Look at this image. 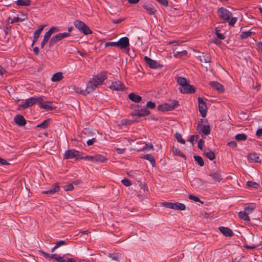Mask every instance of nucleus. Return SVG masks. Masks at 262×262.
I'll use <instances>...</instances> for the list:
<instances>
[{
	"label": "nucleus",
	"instance_id": "f257e3e1",
	"mask_svg": "<svg viewBox=\"0 0 262 262\" xmlns=\"http://www.w3.org/2000/svg\"><path fill=\"white\" fill-rule=\"evenodd\" d=\"M108 77L107 73L102 72L94 75L88 81L86 84V92L91 93L94 92L99 85L103 84Z\"/></svg>",
	"mask_w": 262,
	"mask_h": 262
},
{
	"label": "nucleus",
	"instance_id": "f03ea898",
	"mask_svg": "<svg viewBox=\"0 0 262 262\" xmlns=\"http://www.w3.org/2000/svg\"><path fill=\"white\" fill-rule=\"evenodd\" d=\"M217 12L220 18L228 21L230 26H233L237 20V18L232 17V13L225 8H219Z\"/></svg>",
	"mask_w": 262,
	"mask_h": 262
},
{
	"label": "nucleus",
	"instance_id": "7ed1b4c3",
	"mask_svg": "<svg viewBox=\"0 0 262 262\" xmlns=\"http://www.w3.org/2000/svg\"><path fill=\"white\" fill-rule=\"evenodd\" d=\"M41 100V97H32L28 99H26L18 105V110H21V109H26L29 107L33 106L34 104L38 103V101Z\"/></svg>",
	"mask_w": 262,
	"mask_h": 262
},
{
	"label": "nucleus",
	"instance_id": "20e7f679",
	"mask_svg": "<svg viewBox=\"0 0 262 262\" xmlns=\"http://www.w3.org/2000/svg\"><path fill=\"white\" fill-rule=\"evenodd\" d=\"M178 105V102L173 100L167 103L159 105L158 109L162 112L169 111L174 110Z\"/></svg>",
	"mask_w": 262,
	"mask_h": 262
},
{
	"label": "nucleus",
	"instance_id": "39448f33",
	"mask_svg": "<svg viewBox=\"0 0 262 262\" xmlns=\"http://www.w3.org/2000/svg\"><path fill=\"white\" fill-rule=\"evenodd\" d=\"M74 25L77 29L82 32L85 35L90 34L92 33L90 28L81 21L76 20L74 22Z\"/></svg>",
	"mask_w": 262,
	"mask_h": 262
},
{
	"label": "nucleus",
	"instance_id": "423d86ee",
	"mask_svg": "<svg viewBox=\"0 0 262 262\" xmlns=\"http://www.w3.org/2000/svg\"><path fill=\"white\" fill-rule=\"evenodd\" d=\"M68 36H69V32L60 33L55 36H53L49 41V47H51L59 41Z\"/></svg>",
	"mask_w": 262,
	"mask_h": 262
},
{
	"label": "nucleus",
	"instance_id": "0eeeda50",
	"mask_svg": "<svg viewBox=\"0 0 262 262\" xmlns=\"http://www.w3.org/2000/svg\"><path fill=\"white\" fill-rule=\"evenodd\" d=\"M74 158H75L77 159L82 158V157H81L79 155V151L77 150L74 149H69L65 151L63 155V159H69Z\"/></svg>",
	"mask_w": 262,
	"mask_h": 262
},
{
	"label": "nucleus",
	"instance_id": "6e6552de",
	"mask_svg": "<svg viewBox=\"0 0 262 262\" xmlns=\"http://www.w3.org/2000/svg\"><path fill=\"white\" fill-rule=\"evenodd\" d=\"M199 111L203 117H205L207 114V107L202 98H198Z\"/></svg>",
	"mask_w": 262,
	"mask_h": 262
},
{
	"label": "nucleus",
	"instance_id": "1a4fd4ad",
	"mask_svg": "<svg viewBox=\"0 0 262 262\" xmlns=\"http://www.w3.org/2000/svg\"><path fill=\"white\" fill-rule=\"evenodd\" d=\"M179 90L183 94H192L195 92L194 87L190 85L189 82L182 86H180Z\"/></svg>",
	"mask_w": 262,
	"mask_h": 262
},
{
	"label": "nucleus",
	"instance_id": "9d476101",
	"mask_svg": "<svg viewBox=\"0 0 262 262\" xmlns=\"http://www.w3.org/2000/svg\"><path fill=\"white\" fill-rule=\"evenodd\" d=\"M197 130L199 133H203L204 135H207L210 134V128L209 125H204L199 122L197 125Z\"/></svg>",
	"mask_w": 262,
	"mask_h": 262
},
{
	"label": "nucleus",
	"instance_id": "9b49d317",
	"mask_svg": "<svg viewBox=\"0 0 262 262\" xmlns=\"http://www.w3.org/2000/svg\"><path fill=\"white\" fill-rule=\"evenodd\" d=\"M117 44L121 49H126L129 46V39L127 37H123L117 41Z\"/></svg>",
	"mask_w": 262,
	"mask_h": 262
},
{
	"label": "nucleus",
	"instance_id": "f8f14e48",
	"mask_svg": "<svg viewBox=\"0 0 262 262\" xmlns=\"http://www.w3.org/2000/svg\"><path fill=\"white\" fill-rule=\"evenodd\" d=\"M11 20V23L23 22L28 19L27 14L20 12L17 16L13 17L12 18H10Z\"/></svg>",
	"mask_w": 262,
	"mask_h": 262
},
{
	"label": "nucleus",
	"instance_id": "ddd939ff",
	"mask_svg": "<svg viewBox=\"0 0 262 262\" xmlns=\"http://www.w3.org/2000/svg\"><path fill=\"white\" fill-rule=\"evenodd\" d=\"M109 88L114 91H123L124 89V85L120 81H113Z\"/></svg>",
	"mask_w": 262,
	"mask_h": 262
},
{
	"label": "nucleus",
	"instance_id": "4468645a",
	"mask_svg": "<svg viewBox=\"0 0 262 262\" xmlns=\"http://www.w3.org/2000/svg\"><path fill=\"white\" fill-rule=\"evenodd\" d=\"M248 160L250 163L260 162L259 155L255 152L249 154L247 156Z\"/></svg>",
	"mask_w": 262,
	"mask_h": 262
},
{
	"label": "nucleus",
	"instance_id": "2eb2a0df",
	"mask_svg": "<svg viewBox=\"0 0 262 262\" xmlns=\"http://www.w3.org/2000/svg\"><path fill=\"white\" fill-rule=\"evenodd\" d=\"M144 60L150 68L157 69L160 67V64L159 63L147 56L144 57Z\"/></svg>",
	"mask_w": 262,
	"mask_h": 262
},
{
	"label": "nucleus",
	"instance_id": "dca6fc26",
	"mask_svg": "<svg viewBox=\"0 0 262 262\" xmlns=\"http://www.w3.org/2000/svg\"><path fill=\"white\" fill-rule=\"evenodd\" d=\"M197 58L201 62L210 63L211 62V58L208 54L202 53L200 55L197 56Z\"/></svg>",
	"mask_w": 262,
	"mask_h": 262
},
{
	"label": "nucleus",
	"instance_id": "f3484780",
	"mask_svg": "<svg viewBox=\"0 0 262 262\" xmlns=\"http://www.w3.org/2000/svg\"><path fill=\"white\" fill-rule=\"evenodd\" d=\"M209 84L220 93H222L225 91L223 85L217 81H211Z\"/></svg>",
	"mask_w": 262,
	"mask_h": 262
},
{
	"label": "nucleus",
	"instance_id": "a211bd4d",
	"mask_svg": "<svg viewBox=\"0 0 262 262\" xmlns=\"http://www.w3.org/2000/svg\"><path fill=\"white\" fill-rule=\"evenodd\" d=\"M14 121L16 124L20 126H24L26 124L25 118L20 115H16L14 118Z\"/></svg>",
	"mask_w": 262,
	"mask_h": 262
},
{
	"label": "nucleus",
	"instance_id": "6ab92c4d",
	"mask_svg": "<svg viewBox=\"0 0 262 262\" xmlns=\"http://www.w3.org/2000/svg\"><path fill=\"white\" fill-rule=\"evenodd\" d=\"M38 103H39V106L42 108L47 109V110L54 109V107L52 106V102H44L43 101V99L42 98H41V100L40 101H38Z\"/></svg>",
	"mask_w": 262,
	"mask_h": 262
},
{
	"label": "nucleus",
	"instance_id": "aec40b11",
	"mask_svg": "<svg viewBox=\"0 0 262 262\" xmlns=\"http://www.w3.org/2000/svg\"><path fill=\"white\" fill-rule=\"evenodd\" d=\"M219 229L221 232L226 236L230 237L233 234L232 231L229 228L221 227Z\"/></svg>",
	"mask_w": 262,
	"mask_h": 262
},
{
	"label": "nucleus",
	"instance_id": "412c9836",
	"mask_svg": "<svg viewBox=\"0 0 262 262\" xmlns=\"http://www.w3.org/2000/svg\"><path fill=\"white\" fill-rule=\"evenodd\" d=\"M143 7L146 10L147 13L150 15L155 14L157 11L156 7L151 4L144 5Z\"/></svg>",
	"mask_w": 262,
	"mask_h": 262
},
{
	"label": "nucleus",
	"instance_id": "4be33fe9",
	"mask_svg": "<svg viewBox=\"0 0 262 262\" xmlns=\"http://www.w3.org/2000/svg\"><path fill=\"white\" fill-rule=\"evenodd\" d=\"M150 112L146 108H143L140 110H136L135 115L138 117H144L148 115Z\"/></svg>",
	"mask_w": 262,
	"mask_h": 262
},
{
	"label": "nucleus",
	"instance_id": "5701e85b",
	"mask_svg": "<svg viewBox=\"0 0 262 262\" xmlns=\"http://www.w3.org/2000/svg\"><path fill=\"white\" fill-rule=\"evenodd\" d=\"M212 177L215 182H220L222 180V178L220 172H212L209 175Z\"/></svg>",
	"mask_w": 262,
	"mask_h": 262
},
{
	"label": "nucleus",
	"instance_id": "b1692460",
	"mask_svg": "<svg viewBox=\"0 0 262 262\" xmlns=\"http://www.w3.org/2000/svg\"><path fill=\"white\" fill-rule=\"evenodd\" d=\"M128 97L132 101L136 103L140 102L142 100V97L141 96L134 93H130L128 95Z\"/></svg>",
	"mask_w": 262,
	"mask_h": 262
},
{
	"label": "nucleus",
	"instance_id": "393cba45",
	"mask_svg": "<svg viewBox=\"0 0 262 262\" xmlns=\"http://www.w3.org/2000/svg\"><path fill=\"white\" fill-rule=\"evenodd\" d=\"M238 217L241 219L248 222H250V221L249 215L244 211H241L238 212Z\"/></svg>",
	"mask_w": 262,
	"mask_h": 262
},
{
	"label": "nucleus",
	"instance_id": "a878e982",
	"mask_svg": "<svg viewBox=\"0 0 262 262\" xmlns=\"http://www.w3.org/2000/svg\"><path fill=\"white\" fill-rule=\"evenodd\" d=\"M59 190V186L57 184H55L53 188H51L48 190L43 192L45 194H52Z\"/></svg>",
	"mask_w": 262,
	"mask_h": 262
},
{
	"label": "nucleus",
	"instance_id": "bb28decb",
	"mask_svg": "<svg viewBox=\"0 0 262 262\" xmlns=\"http://www.w3.org/2000/svg\"><path fill=\"white\" fill-rule=\"evenodd\" d=\"M63 78L62 74L61 72L55 73L51 78V80L53 82L59 81Z\"/></svg>",
	"mask_w": 262,
	"mask_h": 262
},
{
	"label": "nucleus",
	"instance_id": "cd10ccee",
	"mask_svg": "<svg viewBox=\"0 0 262 262\" xmlns=\"http://www.w3.org/2000/svg\"><path fill=\"white\" fill-rule=\"evenodd\" d=\"M143 159H146L148 160L150 163L152 164V166H155L156 165V161L154 157L150 154H147L146 155H144V156L142 157Z\"/></svg>",
	"mask_w": 262,
	"mask_h": 262
},
{
	"label": "nucleus",
	"instance_id": "c85d7f7f",
	"mask_svg": "<svg viewBox=\"0 0 262 262\" xmlns=\"http://www.w3.org/2000/svg\"><path fill=\"white\" fill-rule=\"evenodd\" d=\"M58 262H76V260L73 258H68L67 257L61 256L59 255Z\"/></svg>",
	"mask_w": 262,
	"mask_h": 262
},
{
	"label": "nucleus",
	"instance_id": "c756f323",
	"mask_svg": "<svg viewBox=\"0 0 262 262\" xmlns=\"http://www.w3.org/2000/svg\"><path fill=\"white\" fill-rule=\"evenodd\" d=\"M177 82L180 85V86H182L189 82V81L185 77H179L177 78Z\"/></svg>",
	"mask_w": 262,
	"mask_h": 262
},
{
	"label": "nucleus",
	"instance_id": "7c9ffc66",
	"mask_svg": "<svg viewBox=\"0 0 262 262\" xmlns=\"http://www.w3.org/2000/svg\"><path fill=\"white\" fill-rule=\"evenodd\" d=\"M73 90L77 93L81 94L83 95H86L89 94V93H87L86 92V88L85 90H82L80 88L76 87L75 86H72Z\"/></svg>",
	"mask_w": 262,
	"mask_h": 262
},
{
	"label": "nucleus",
	"instance_id": "2f4dec72",
	"mask_svg": "<svg viewBox=\"0 0 262 262\" xmlns=\"http://www.w3.org/2000/svg\"><path fill=\"white\" fill-rule=\"evenodd\" d=\"M185 208V205L184 204L180 203H173V209L184 210Z\"/></svg>",
	"mask_w": 262,
	"mask_h": 262
},
{
	"label": "nucleus",
	"instance_id": "473e14b6",
	"mask_svg": "<svg viewBox=\"0 0 262 262\" xmlns=\"http://www.w3.org/2000/svg\"><path fill=\"white\" fill-rule=\"evenodd\" d=\"M30 0H17L16 4L18 6H27L30 5Z\"/></svg>",
	"mask_w": 262,
	"mask_h": 262
},
{
	"label": "nucleus",
	"instance_id": "72a5a7b5",
	"mask_svg": "<svg viewBox=\"0 0 262 262\" xmlns=\"http://www.w3.org/2000/svg\"><path fill=\"white\" fill-rule=\"evenodd\" d=\"M106 160L104 156L101 155H94V162H103Z\"/></svg>",
	"mask_w": 262,
	"mask_h": 262
},
{
	"label": "nucleus",
	"instance_id": "f704fd0d",
	"mask_svg": "<svg viewBox=\"0 0 262 262\" xmlns=\"http://www.w3.org/2000/svg\"><path fill=\"white\" fill-rule=\"evenodd\" d=\"M204 155L210 160H213L215 158V154L212 151H206Z\"/></svg>",
	"mask_w": 262,
	"mask_h": 262
},
{
	"label": "nucleus",
	"instance_id": "c9c22d12",
	"mask_svg": "<svg viewBox=\"0 0 262 262\" xmlns=\"http://www.w3.org/2000/svg\"><path fill=\"white\" fill-rule=\"evenodd\" d=\"M172 152L174 155L178 156L181 157L185 158V156L182 153V152L178 148L173 147L172 148Z\"/></svg>",
	"mask_w": 262,
	"mask_h": 262
},
{
	"label": "nucleus",
	"instance_id": "e433bc0d",
	"mask_svg": "<svg viewBox=\"0 0 262 262\" xmlns=\"http://www.w3.org/2000/svg\"><path fill=\"white\" fill-rule=\"evenodd\" d=\"M254 208L255 207L253 205H249L245 207L244 211L249 215L253 211Z\"/></svg>",
	"mask_w": 262,
	"mask_h": 262
},
{
	"label": "nucleus",
	"instance_id": "4c0bfd02",
	"mask_svg": "<svg viewBox=\"0 0 262 262\" xmlns=\"http://www.w3.org/2000/svg\"><path fill=\"white\" fill-rule=\"evenodd\" d=\"M45 27V25H41V26H39L38 28L35 31L33 35L39 38V35L41 34V33L42 32Z\"/></svg>",
	"mask_w": 262,
	"mask_h": 262
},
{
	"label": "nucleus",
	"instance_id": "58836bf2",
	"mask_svg": "<svg viewBox=\"0 0 262 262\" xmlns=\"http://www.w3.org/2000/svg\"><path fill=\"white\" fill-rule=\"evenodd\" d=\"M236 140L238 141H245L247 139V137L245 134H238L235 137Z\"/></svg>",
	"mask_w": 262,
	"mask_h": 262
},
{
	"label": "nucleus",
	"instance_id": "ea45409f",
	"mask_svg": "<svg viewBox=\"0 0 262 262\" xmlns=\"http://www.w3.org/2000/svg\"><path fill=\"white\" fill-rule=\"evenodd\" d=\"M193 158L195 161L199 165L201 166H203L204 165V161L201 157L199 156H194Z\"/></svg>",
	"mask_w": 262,
	"mask_h": 262
},
{
	"label": "nucleus",
	"instance_id": "a19ab883",
	"mask_svg": "<svg viewBox=\"0 0 262 262\" xmlns=\"http://www.w3.org/2000/svg\"><path fill=\"white\" fill-rule=\"evenodd\" d=\"M50 120L49 119H46L45 121H43L41 123L38 124L37 125V127H41L42 128H46L47 127L49 123Z\"/></svg>",
	"mask_w": 262,
	"mask_h": 262
},
{
	"label": "nucleus",
	"instance_id": "79ce46f5",
	"mask_svg": "<svg viewBox=\"0 0 262 262\" xmlns=\"http://www.w3.org/2000/svg\"><path fill=\"white\" fill-rule=\"evenodd\" d=\"M187 51L183 50L182 51H177L174 53V56L176 57H181L183 56L186 55Z\"/></svg>",
	"mask_w": 262,
	"mask_h": 262
},
{
	"label": "nucleus",
	"instance_id": "37998d69",
	"mask_svg": "<svg viewBox=\"0 0 262 262\" xmlns=\"http://www.w3.org/2000/svg\"><path fill=\"white\" fill-rule=\"evenodd\" d=\"M252 34V32L248 31H245V32H242L241 34V37L242 39H245L249 37Z\"/></svg>",
	"mask_w": 262,
	"mask_h": 262
},
{
	"label": "nucleus",
	"instance_id": "c03bdc74",
	"mask_svg": "<svg viewBox=\"0 0 262 262\" xmlns=\"http://www.w3.org/2000/svg\"><path fill=\"white\" fill-rule=\"evenodd\" d=\"M175 137L177 139V141L180 143L182 144L185 143V140L183 139L182 136L180 134L177 133L175 135Z\"/></svg>",
	"mask_w": 262,
	"mask_h": 262
},
{
	"label": "nucleus",
	"instance_id": "a18cd8bd",
	"mask_svg": "<svg viewBox=\"0 0 262 262\" xmlns=\"http://www.w3.org/2000/svg\"><path fill=\"white\" fill-rule=\"evenodd\" d=\"M214 32H215V35H216L217 37L219 39H222V40L224 39V35L221 33H220V31L217 28H216L215 29Z\"/></svg>",
	"mask_w": 262,
	"mask_h": 262
},
{
	"label": "nucleus",
	"instance_id": "49530a36",
	"mask_svg": "<svg viewBox=\"0 0 262 262\" xmlns=\"http://www.w3.org/2000/svg\"><path fill=\"white\" fill-rule=\"evenodd\" d=\"M247 184L249 187H253L254 188H257L259 186L258 183L252 181H248L247 182Z\"/></svg>",
	"mask_w": 262,
	"mask_h": 262
},
{
	"label": "nucleus",
	"instance_id": "de8ad7c7",
	"mask_svg": "<svg viewBox=\"0 0 262 262\" xmlns=\"http://www.w3.org/2000/svg\"><path fill=\"white\" fill-rule=\"evenodd\" d=\"M198 135H191L190 136L188 141L191 142L192 144H193L195 141L198 139Z\"/></svg>",
	"mask_w": 262,
	"mask_h": 262
},
{
	"label": "nucleus",
	"instance_id": "09e8293b",
	"mask_svg": "<svg viewBox=\"0 0 262 262\" xmlns=\"http://www.w3.org/2000/svg\"><path fill=\"white\" fill-rule=\"evenodd\" d=\"M189 198L190 200H191V201H193L195 202H201V200L199 198H198L197 196H196L194 195H192V194L189 195Z\"/></svg>",
	"mask_w": 262,
	"mask_h": 262
},
{
	"label": "nucleus",
	"instance_id": "8fccbe9b",
	"mask_svg": "<svg viewBox=\"0 0 262 262\" xmlns=\"http://www.w3.org/2000/svg\"><path fill=\"white\" fill-rule=\"evenodd\" d=\"M121 182L125 186H129L132 185L130 181L127 179H122Z\"/></svg>",
	"mask_w": 262,
	"mask_h": 262
},
{
	"label": "nucleus",
	"instance_id": "3c124183",
	"mask_svg": "<svg viewBox=\"0 0 262 262\" xmlns=\"http://www.w3.org/2000/svg\"><path fill=\"white\" fill-rule=\"evenodd\" d=\"M162 205L163 206H164L166 208H168L173 209V203H172L164 202L162 203Z\"/></svg>",
	"mask_w": 262,
	"mask_h": 262
},
{
	"label": "nucleus",
	"instance_id": "603ef678",
	"mask_svg": "<svg viewBox=\"0 0 262 262\" xmlns=\"http://www.w3.org/2000/svg\"><path fill=\"white\" fill-rule=\"evenodd\" d=\"M49 258V259H53L56 260L57 261H58V259L59 258V255L57 254H50Z\"/></svg>",
	"mask_w": 262,
	"mask_h": 262
},
{
	"label": "nucleus",
	"instance_id": "864d4df0",
	"mask_svg": "<svg viewBox=\"0 0 262 262\" xmlns=\"http://www.w3.org/2000/svg\"><path fill=\"white\" fill-rule=\"evenodd\" d=\"M146 106L150 109H154L156 107V104L154 102L149 101L147 103Z\"/></svg>",
	"mask_w": 262,
	"mask_h": 262
},
{
	"label": "nucleus",
	"instance_id": "5fc2aeb1",
	"mask_svg": "<svg viewBox=\"0 0 262 262\" xmlns=\"http://www.w3.org/2000/svg\"><path fill=\"white\" fill-rule=\"evenodd\" d=\"M260 245V244H257V245L253 244V245H250V246H249V245H245V247L246 249H253L256 248L257 247H258Z\"/></svg>",
	"mask_w": 262,
	"mask_h": 262
},
{
	"label": "nucleus",
	"instance_id": "6e6d98bb",
	"mask_svg": "<svg viewBox=\"0 0 262 262\" xmlns=\"http://www.w3.org/2000/svg\"><path fill=\"white\" fill-rule=\"evenodd\" d=\"M113 46H117V41L116 42H107L105 43V47H113Z\"/></svg>",
	"mask_w": 262,
	"mask_h": 262
},
{
	"label": "nucleus",
	"instance_id": "4d7b16f0",
	"mask_svg": "<svg viewBox=\"0 0 262 262\" xmlns=\"http://www.w3.org/2000/svg\"><path fill=\"white\" fill-rule=\"evenodd\" d=\"M152 148H153V145L151 144H146L142 148V150H150Z\"/></svg>",
	"mask_w": 262,
	"mask_h": 262
},
{
	"label": "nucleus",
	"instance_id": "13d9d810",
	"mask_svg": "<svg viewBox=\"0 0 262 262\" xmlns=\"http://www.w3.org/2000/svg\"><path fill=\"white\" fill-rule=\"evenodd\" d=\"M74 189V186L72 184H69L64 187V190L66 191H71Z\"/></svg>",
	"mask_w": 262,
	"mask_h": 262
},
{
	"label": "nucleus",
	"instance_id": "bf43d9fd",
	"mask_svg": "<svg viewBox=\"0 0 262 262\" xmlns=\"http://www.w3.org/2000/svg\"><path fill=\"white\" fill-rule=\"evenodd\" d=\"M59 31V29L57 27H53L51 28L48 31L51 34L55 32H57Z\"/></svg>",
	"mask_w": 262,
	"mask_h": 262
},
{
	"label": "nucleus",
	"instance_id": "052dcab7",
	"mask_svg": "<svg viewBox=\"0 0 262 262\" xmlns=\"http://www.w3.org/2000/svg\"><path fill=\"white\" fill-rule=\"evenodd\" d=\"M51 35L52 34L49 31L47 32L44 35L43 39L46 40L48 41L49 39L51 37Z\"/></svg>",
	"mask_w": 262,
	"mask_h": 262
},
{
	"label": "nucleus",
	"instance_id": "680f3d73",
	"mask_svg": "<svg viewBox=\"0 0 262 262\" xmlns=\"http://www.w3.org/2000/svg\"><path fill=\"white\" fill-rule=\"evenodd\" d=\"M108 256L114 260H117L118 257V255L116 253L113 254H109Z\"/></svg>",
	"mask_w": 262,
	"mask_h": 262
},
{
	"label": "nucleus",
	"instance_id": "e2e57ef3",
	"mask_svg": "<svg viewBox=\"0 0 262 262\" xmlns=\"http://www.w3.org/2000/svg\"><path fill=\"white\" fill-rule=\"evenodd\" d=\"M227 145L231 147L235 148L237 146V143L235 141H231L227 143Z\"/></svg>",
	"mask_w": 262,
	"mask_h": 262
},
{
	"label": "nucleus",
	"instance_id": "0e129e2a",
	"mask_svg": "<svg viewBox=\"0 0 262 262\" xmlns=\"http://www.w3.org/2000/svg\"><path fill=\"white\" fill-rule=\"evenodd\" d=\"M66 244V241H58L56 244V246H57V248H58L60 246L64 245Z\"/></svg>",
	"mask_w": 262,
	"mask_h": 262
},
{
	"label": "nucleus",
	"instance_id": "69168bd1",
	"mask_svg": "<svg viewBox=\"0 0 262 262\" xmlns=\"http://www.w3.org/2000/svg\"><path fill=\"white\" fill-rule=\"evenodd\" d=\"M96 142L95 138H92L91 139L88 140L86 142L88 145L90 146L93 145Z\"/></svg>",
	"mask_w": 262,
	"mask_h": 262
},
{
	"label": "nucleus",
	"instance_id": "338daca9",
	"mask_svg": "<svg viewBox=\"0 0 262 262\" xmlns=\"http://www.w3.org/2000/svg\"><path fill=\"white\" fill-rule=\"evenodd\" d=\"M84 159L88 160L89 161L94 162V156H86L83 158Z\"/></svg>",
	"mask_w": 262,
	"mask_h": 262
},
{
	"label": "nucleus",
	"instance_id": "774afa93",
	"mask_svg": "<svg viewBox=\"0 0 262 262\" xmlns=\"http://www.w3.org/2000/svg\"><path fill=\"white\" fill-rule=\"evenodd\" d=\"M256 135L258 137L262 136V128H259L257 130Z\"/></svg>",
	"mask_w": 262,
	"mask_h": 262
}]
</instances>
